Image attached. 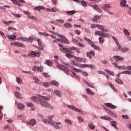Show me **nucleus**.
<instances>
[{
    "instance_id": "nucleus-29",
    "label": "nucleus",
    "mask_w": 131,
    "mask_h": 131,
    "mask_svg": "<svg viewBox=\"0 0 131 131\" xmlns=\"http://www.w3.org/2000/svg\"><path fill=\"white\" fill-rule=\"evenodd\" d=\"M71 76H72V77H75V78H76V79H77L78 80H79L80 78H79V76H78V75H76V73L73 72L72 73Z\"/></svg>"
},
{
    "instance_id": "nucleus-53",
    "label": "nucleus",
    "mask_w": 131,
    "mask_h": 131,
    "mask_svg": "<svg viewBox=\"0 0 131 131\" xmlns=\"http://www.w3.org/2000/svg\"><path fill=\"white\" fill-rule=\"evenodd\" d=\"M52 12H53V13H56V12H58V8L56 7L52 8Z\"/></svg>"
},
{
    "instance_id": "nucleus-47",
    "label": "nucleus",
    "mask_w": 131,
    "mask_h": 131,
    "mask_svg": "<svg viewBox=\"0 0 131 131\" xmlns=\"http://www.w3.org/2000/svg\"><path fill=\"white\" fill-rule=\"evenodd\" d=\"M16 81V82H17V83L21 84V82L22 81V79H21V78L20 77H17Z\"/></svg>"
},
{
    "instance_id": "nucleus-15",
    "label": "nucleus",
    "mask_w": 131,
    "mask_h": 131,
    "mask_svg": "<svg viewBox=\"0 0 131 131\" xmlns=\"http://www.w3.org/2000/svg\"><path fill=\"white\" fill-rule=\"evenodd\" d=\"M114 59H115L116 62H118V61H123V58L120 57L119 56H115L113 57Z\"/></svg>"
},
{
    "instance_id": "nucleus-57",
    "label": "nucleus",
    "mask_w": 131,
    "mask_h": 131,
    "mask_svg": "<svg viewBox=\"0 0 131 131\" xmlns=\"http://www.w3.org/2000/svg\"><path fill=\"white\" fill-rule=\"evenodd\" d=\"M122 117L124 119H128V118H129V117H128L127 115H123L122 116Z\"/></svg>"
},
{
    "instance_id": "nucleus-3",
    "label": "nucleus",
    "mask_w": 131,
    "mask_h": 131,
    "mask_svg": "<svg viewBox=\"0 0 131 131\" xmlns=\"http://www.w3.org/2000/svg\"><path fill=\"white\" fill-rule=\"evenodd\" d=\"M95 34H97V35H99V41L100 43H103L104 42V39H103V37H108L109 36V34L107 33H104V32H101L100 31H97L95 32Z\"/></svg>"
},
{
    "instance_id": "nucleus-51",
    "label": "nucleus",
    "mask_w": 131,
    "mask_h": 131,
    "mask_svg": "<svg viewBox=\"0 0 131 131\" xmlns=\"http://www.w3.org/2000/svg\"><path fill=\"white\" fill-rule=\"evenodd\" d=\"M65 122L67 124H70L71 125V124H72V123H71V121L70 119H66Z\"/></svg>"
},
{
    "instance_id": "nucleus-23",
    "label": "nucleus",
    "mask_w": 131,
    "mask_h": 131,
    "mask_svg": "<svg viewBox=\"0 0 131 131\" xmlns=\"http://www.w3.org/2000/svg\"><path fill=\"white\" fill-rule=\"evenodd\" d=\"M41 84L43 86H45V88H49L51 85V84L49 82H41Z\"/></svg>"
},
{
    "instance_id": "nucleus-21",
    "label": "nucleus",
    "mask_w": 131,
    "mask_h": 131,
    "mask_svg": "<svg viewBox=\"0 0 131 131\" xmlns=\"http://www.w3.org/2000/svg\"><path fill=\"white\" fill-rule=\"evenodd\" d=\"M7 37L8 38H9V39H12V40H16V35L12 34L10 36H7Z\"/></svg>"
},
{
    "instance_id": "nucleus-10",
    "label": "nucleus",
    "mask_w": 131,
    "mask_h": 131,
    "mask_svg": "<svg viewBox=\"0 0 131 131\" xmlns=\"http://www.w3.org/2000/svg\"><path fill=\"white\" fill-rule=\"evenodd\" d=\"M17 109H19V110H23V108H25V105L23 103H19L17 104Z\"/></svg>"
},
{
    "instance_id": "nucleus-43",
    "label": "nucleus",
    "mask_w": 131,
    "mask_h": 131,
    "mask_svg": "<svg viewBox=\"0 0 131 131\" xmlns=\"http://www.w3.org/2000/svg\"><path fill=\"white\" fill-rule=\"evenodd\" d=\"M92 48H93V49H94V50H97V51H101V49H100V48H99L98 46H96V45H93L92 47H91Z\"/></svg>"
},
{
    "instance_id": "nucleus-54",
    "label": "nucleus",
    "mask_w": 131,
    "mask_h": 131,
    "mask_svg": "<svg viewBox=\"0 0 131 131\" xmlns=\"http://www.w3.org/2000/svg\"><path fill=\"white\" fill-rule=\"evenodd\" d=\"M53 118H54V116H50L49 118V120H48V123H49V122H50L51 121H53L52 120V119H53Z\"/></svg>"
},
{
    "instance_id": "nucleus-14",
    "label": "nucleus",
    "mask_w": 131,
    "mask_h": 131,
    "mask_svg": "<svg viewBox=\"0 0 131 131\" xmlns=\"http://www.w3.org/2000/svg\"><path fill=\"white\" fill-rule=\"evenodd\" d=\"M105 106H106L107 107H108L109 108H112V109H115V108H116V106L112 104V103H105Z\"/></svg>"
},
{
    "instance_id": "nucleus-1",
    "label": "nucleus",
    "mask_w": 131,
    "mask_h": 131,
    "mask_svg": "<svg viewBox=\"0 0 131 131\" xmlns=\"http://www.w3.org/2000/svg\"><path fill=\"white\" fill-rule=\"evenodd\" d=\"M38 98L39 101L42 107L45 108L50 107V104L47 102V101H50V98L40 95L38 96Z\"/></svg>"
},
{
    "instance_id": "nucleus-50",
    "label": "nucleus",
    "mask_w": 131,
    "mask_h": 131,
    "mask_svg": "<svg viewBox=\"0 0 131 131\" xmlns=\"http://www.w3.org/2000/svg\"><path fill=\"white\" fill-rule=\"evenodd\" d=\"M66 56L67 58H69V59H71V58H73V57H74V56L71 55V54L69 53L66 54Z\"/></svg>"
},
{
    "instance_id": "nucleus-11",
    "label": "nucleus",
    "mask_w": 131,
    "mask_h": 131,
    "mask_svg": "<svg viewBox=\"0 0 131 131\" xmlns=\"http://www.w3.org/2000/svg\"><path fill=\"white\" fill-rule=\"evenodd\" d=\"M106 113H107V114H108V115H110V116H112V117H114V118H116L117 117V116H116V115H115V114L110 111V110L107 111Z\"/></svg>"
},
{
    "instance_id": "nucleus-24",
    "label": "nucleus",
    "mask_w": 131,
    "mask_h": 131,
    "mask_svg": "<svg viewBox=\"0 0 131 131\" xmlns=\"http://www.w3.org/2000/svg\"><path fill=\"white\" fill-rule=\"evenodd\" d=\"M85 91L89 95H91V96H94V95H95L94 92H93L92 90H90V89H86Z\"/></svg>"
},
{
    "instance_id": "nucleus-28",
    "label": "nucleus",
    "mask_w": 131,
    "mask_h": 131,
    "mask_svg": "<svg viewBox=\"0 0 131 131\" xmlns=\"http://www.w3.org/2000/svg\"><path fill=\"white\" fill-rule=\"evenodd\" d=\"M54 93H55V95L56 96H57L58 97H62V94H61V92H60V91L55 90Z\"/></svg>"
},
{
    "instance_id": "nucleus-6",
    "label": "nucleus",
    "mask_w": 131,
    "mask_h": 131,
    "mask_svg": "<svg viewBox=\"0 0 131 131\" xmlns=\"http://www.w3.org/2000/svg\"><path fill=\"white\" fill-rule=\"evenodd\" d=\"M28 55L30 56V57H32V58H34V57H39V56H40V53L39 52L31 51Z\"/></svg>"
},
{
    "instance_id": "nucleus-25",
    "label": "nucleus",
    "mask_w": 131,
    "mask_h": 131,
    "mask_svg": "<svg viewBox=\"0 0 131 131\" xmlns=\"http://www.w3.org/2000/svg\"><path fill=\"white\" fill-rule=\"evenodd\" d=\"M111 6L110 4H105L102 7L103 10H107V9H110Z\"/></svg>"
},
{
    "instance_id": "nucleus-32",
    "label": "nucleus",
    "mask_w": 131,
    "mask_h": 131,
    "mask_svg": "<svg viewBox=\"0 0 131 131\" xmlns=\"http://www.w3.org/2000/svg\"><path fill=\"white\" fill-rule=\"evenodd\" d=\"M51 84H52L53 85H55L56 86H58V85H59V82L54 80V81H52L50 82Z\"/></svg>"
},
{
    "instance_id": "nucleus-2",
    "label": "nucleus",
    "mask_w": 131,
    "mask_h": 131,
    "mask_svg": "<svg viewBox=\"0 0 131 131\" xmlns=\"http://www.w3.org/2000/svg\"><path fill=\"white\" fill-rule=\"evenodd\" d=\"M55 60L54 62L56 63V66L58 67V68H59L61 70H62V71H64L66 73V74H68L69 73V69H68L67 67H65L64 65H60V64L58 62V61H59V57L57 56H54Z\"/></svg>"
},
{
    "instance_id": "nucleus-38",
    "label": "nucleus",
    "mask_w": 131,
    "mask_h": 131,
    "mask_svg": "<svg viewBox=\"0 0 131 131\" xmlns=\"http://www.w3.org/2000/svg\"><path fill=\"white\" fill-rule=\"evenodd\" d=\"M123 31H124V33L125 35H126V36H129V32H128V31H127V30L126 29H124Z\"/></svg>"
},
{
    "instance_id": "nucleus-27",
    "label": "nucleus",
    "mask_w": 131,
    "mask_h": 131,
    "mask_svg": "<svg viewBox=\"0 0 131 131\" xmlns=\"http://www.w3.org/2000/svg\"><path fill=\"white\" fill-rule=\"evenodd\" d=\"M115 81L117 83H119V84H123V81H122L120 79L116 78Z\"/></svg>"
},
{
    "instance_id": "nucleus-16",
    "label": "nucleus",
    "mask_w": 131,
    "mask_h": 131,
    "mask_svg": "<svg viewBox=\"0 0 131 131\" xmlns=\"http://www.w3.org/2000/svg\"><path fill=\"white\" fill-rule=\"evenodd\" d=\"M110 123L111 125L113 126V127H114V128H115L116 129H118V128L117 127V123H116V121H112L110 122Z\"/></svg>"
},
{
    "instance_id": "nucleus-9",
    "label": "nucleus",
    "mask_w": 131,
    "mask_h": 131,
    "mask_svg": "<svg viewBox=\"0 0 131 131\" xmlns=\"http://www.w3.org/2000/svg\"><path fill=\"white\" fill-rule=\"evenodd\" d=\"M100 119H103L104 120H107L108 121H111L113 120V119L109 116H101L100 117Z\"/></svg>"
},
{
    "instance_id": "nucleus-40",
    "label": "nucleus",
    "mask_w": 131,
    "mask_h": 131,
    "mask_svg": "<svg viewBox=\"0 0 131 131\" xmlns=\"http://www.w3.org/2000/svg\"><path fill=\"white\" fill-rule=\"evenodd\" d=\"M15 46L16 47H18L19 48H21V47H24V45H23L22 43L19 42H17L16 43H15Z\"/></svg>"
},
{
    "instance_id": "nucleus-8",
    "label": "nucleus",
    "mask_w": 131,
    "mask_h": 131,
    "mask_svg": "<svg viewBox=\"0 0 131 131\" xmlns=\"http://www.w3.org/2000/svg\"><path fill=\"white\" fill-rule=\"evenodd\" d=\"M68 106L70 109L73 110V111H76V112H79L80 113H82V112L80 110H78L77 108L75 107L73 105H68Z\"/></svg>"
},
{
    "instance_id": "nucleus-41",
    "label": "nucleus",
    "mask_w": 131,
    "mask_h": 131,
    "mask_svg": "<svg viewBox=\"0 0 131 131\" xmlns=\"http://www.w3.org/2000/svg\"><path fill=\"white\" fill-rule=\"evenodd\" d=\"M11 15H13V16H14V17H16V18H21V17H22V15H21V14H15L13 12L11 13Z\"/></svg>"
},
{
    "instance_id": "nucleus-58",
    "label": "nucleus",
    "mask_w": 131,
    "mask_h": 131,
    "mask_svg": "<svg viewBox=\"0 0 131 131\" xmlns=\"http://www.w3.org/2000/svg\"><path fill=\"white\" fill-rule=\"evenodd\" d=\"M73 70H74V71H75V72H82V71L79 70L76 68H73Z\"/></svg>"
},
{
    "instance_id": "nucleus-22",
    "label": "nucleus",
    "mask_w": 131,
    "mask_h": 131,
    "mask_svg": "<svg viewBox=\"0 0 131 131\" xmlns=\"http://www.w3.org/2000/svg\"><path fill=\"white\" fill-rule=\"evenodd\" d=\"M120 6H121V7H122L123 8L125 7V6H126V1H125V0L121 1Z\"/></svg>"
},
{
    "instance_id": "nucleus-19",
    "label": "nucleus",
    "mask_w": 131,
    "mask_h": 131,
    "mask_svg": "<svg viewBox=\"0 0 131 131\" xmlns=\"http://www.w3.org/2000/svg\"><path fill=\"white\" fill-rule=\"evenodd\" d=\"M26 105L28 107H31V110L33 111L34 110V108H33V104L31 102H26Z\"/></svg>"
},
{
    "instance_id": "nucleus-12",
    "label": "nucleus",
    "mask_w": 131,
    "mask_h": 131,
    "mask_svg": "<svg viewBox=\"0 0 131 131\" xmlns=\"http://www.w3.org/2000/svg\"><path fill=\"white\" fill-rule=\"evenodd\" d=\"M86 55L87 57H89V59H92L91 56H93V57H95V51H92L90 52H87ZM90 55H91V56H90Z\"/></svg>"
},
{
    "instance_id": "nucleus-39",
    "label": "nucleus",
    "mask_w": 131,
    "mask_h": 131,
    "mask_svg": "<svg viewBox=\"0 0 131 131\" xmlns=\"http://www.w3.org/2000/svg\"><path fill=\"white\" fill-rule=\"evenodd\" d=\"M14 94L16 98H18V99H20V98H21V94H20V93L18 92H14Z\"/></svg>"
},
{
    "instance_id": "nucleus-17",
    "label": "nucleus",
    "mask_w": 131,
    "mask_h": 131,
    "mask_svg": "<svg viewBox=\"0 0 131 131\" xmlns=\"http://www.w3.org/2000/svg\"><path fill=\"white\" fill-rule=\"evenodd\" d=\"M63 51L66 52V53H69L70 54H74V52L72 51L71 49L67 48H63Z\"/></svg>"
},
{
    "instance_id": "nucleus-20",
    "label": "nucleus",
    "mask_w": 131,
    "mask_h": 131,
    "mask_svg": "<svg viewBox=\"0 0 131 131\" xmlns=\"http://www.w3.org/2000/svg\"><path fill=\"white\" fill-rule=\"evenodd\" d=\"M45 64H46V65H48V66H52V65H53V62L52 60H46L45 61Z\"/></svg>"
},
{
    "instance_id": "nucleus-35",
    "label": "nucleus",
    "mask_w": 131,
    "mask_h": 131,
    "mask_svg": "<svg viewBox=\"0 0 131 131\" xmlns=\"http://www.w3.org/2000/svg\"><path fill=\"white\" fill-rule=\"evenodd\" d=\"M39 34L40 35H42V36H50V34H49L48 33H42L40 32H38Z\"/></svg>"
},
{
    "instance_id": "nucleus-48",
    "label": "nucleus",
    "mask_w": 131,
    "mask_h": 131,
    "mask_svg": "<svg viewBox=\"0 0 131 131\" xmlns=\"http://www.w3.org/2000/svg\"><path fill=\"white\" fill-rule=\"evenodd\" d=\"M127 51H128V49L126 48H123L121 49V51L122 53H125L126 52H127Z\"/></svg>"
},
{
    "instance_id": "nucleus-45",
    "label": "nucleus",
    "mask_w": 131,
    "mask_h": 131,
    "mask_svg": "<svg viewBox=\"0 0 131 131\" xmlns=\"http://www.w3.org/2000/svg\"><path fill=\"white\" fill-rule=\"evenodd\" d=\"M37 71H38V72H42V71H43V67H40L37 68Z\"/></svg>"
},
{
    "instance_id": "nucleus-33",
    "label": "nucleus",
    "mask_w": 131,
    "mask_h": 131,
    "mask_svg": "<svg viewBox=\"0 0 131 131\" xmlns=\"http://www.w3.org/2000/svg\"><path fill=\"white\" fill-rule=\"evenodd\" d=\"M97 27H98V28L100 29V30H101L102 31L101 32H103L104 33V27H103V26L100 25H97Z\"/></svg>"
},
{
    "instance_id": "nucleus-31",
    "label": "nucleus",
    "mask_w": 131,
    "mask_h": 131,
    "mask_svg": "<svg viewBox=\"0 0 131 131\" xmlns=\"http://www.w3.org/2000/svg\"><path fill=\"white\" fill-rule=\"evenodd\" d=\"M43 8L41 6H37V7H34V10L35 11H38V12H39L40 10H42Z\"/></svg>"
},
{
    "instance_id": "nucleus-59",
    "label": "nucleus",
    "mask_w": 131,
    "mask_h": 131,
    "mask_svg": "<svg viewBox=\"0 0 131 131\" xmlns=\"http://www.w3.org/2000/svg\"><path fill=\"white\" fill-rule=\"evenodd\" d=\"M112 38L114 40V41L116 42V44L118 43V40H117V38H116V37H115V36H113Z\"/></svg>"
},
{
    "instance_id": "nucleus-55",
    "label": "nucleus",
    "mask_w": 131,
    "mask_h": 131,
    "mask_svg": "<svg viewBox=\"0 0 131 131\" xmlns=\"http://www.w3.org/2000/svg\"><path fill=\"white\" fill-rule=\"evenodd\" d=\"M14 4L15 5L18 6V7H21L22 6V4H21L20 3H19V2L17 1L16 0Z\"/></svg>"
},
{
    "instance_id": "nucleus-63",
    "label": "nucleus",
    "mask_w": 131,
    "mask_h": 131,
    "mask_svg": "<svg viewBox=\"0 0 131 131\" xmlns=\"http://www.w3.org/2000/svg\"><path fill=\"white\" fill-rule=\"evenodd\" d=\"M8 30H16V29L13 28V27H9L8 28Z\"/></svg>"
},
{
    "instance_id": "nucleus-34",
    "label": "nucleus",
    "mask_w": 131,
    "mask_h": 131,
    "mask_svg": "<svg viewBox=\"0 0 131 131\" xmlns=\"http://www.w3.org/2000/svg\"><path fill=\"white\" fill-rule=\"evenodd\" d=\"M89 127L90 129H95V128H96V126L93 123H90L89 124Z\"/></svg>"
},
{
    "instance_id": "nucleus-5",
    "label": "nucleus",
    "mask_w": 131,
    "mask_h": 131,
    "mask_svg": "<svg viewBox=\"0 0 131 131\" xmlns=\"http://www.w3.org/2000/svg\"><path fill=\"white\" fill-rule=\"evenodd\" d=\"M49 124H50V125H52L56 129H60V126H59V124H61V123L60 122H55L54 121H50L49 122Z\"/></svg>"
},
{
    "instance_id": "nucleus-30",
    "label": "nucleus",
    "mask_w": 131,
    "mask_h": 131,
    "mask_svg": "<svg viewBox=\"0 0 131 131\" xmlns=\"http://www.w3.org/2000/svg\"><path fill=\"white\" fill-rule=\"evenodd\" d=\"M64 27L66 28H71L72 25L69 23H66L63 25Z\"/></svg>"
},
{
    "instance_id": "nucleus-18",
    "label": "nucleus",
    "mask_w": 131,
    "mask_h": 131,
    "mask_svg": "<svg viewBox=\"0 0 131 131\" xmlns=\"http://www.w3.org/2000/svg\"><path fill=\"white\" fill-rule=\"evenodd\" d=\"M92 8H93V9H94L95 11H97L98 13H102V10L100 9V8H99V7L97 6V5L92 6Z\"/></svg>"
},
{
    "instance_id": "nucleus-46",
    "label": "nucleus",
    "mask_w": 131,
    "mask_h": 131,
    "mask_svg": "<svg viewBox=\"0 0 131 131\" xmlns=\"http://www.w3.org/2000/svg\"><path fill=\"white\" fill-rule=\"evenodd\" d=\"M77 46H79V47H80L81 48H85L84 44H82V43L80 42H77Z\"/></svg>"
},
{
    "instance_id": "nucleus-42",
    "label": "nucleus",
    "mask_w": 131,
    "mask_h": 131,
    "mask_svg": "<svg viewBox=\"0 0 131 131\" xmlns=\"http://www.w3.org/2000/svg\"><path fill=\"white\" fill-rule=\"evenodd\" d=\"M23 40L24 41H27V40H28V38L21 37L17 39V40Z\"/></svg>"
},
{
    "instance_id": "nucleus-62",
    "label": "nucleus",
    "mask_w": 131,
    "mask_h": 131,
    "mask_svg": "<svg viewBox=\"0 0 131 131\" xmlns=\"http://www.w3.org/2000/svg\"><path fill=\"white\" fill-rule=\"evenodd\" d=\"M42 75L43 76H45V77H47V78L50 77V76L49 75H48V74L47 73H43Z\"/></svg>"
},
{
    "instance_id": "nucleus-4",
    "label": "nucleus",
    "mask_w": 131,
    "mask_h": 131,
    "mask_svg": "<svg viewBox=\"0 0 131 131\" xmlns=\"http://www.w3.org/2000/svg\"><path fill=\"white\" fill-rule=\"evenodd\" d=\"M74 58H75V60L76 62H77V63H85L86 62L85 58H83L82 57L74 56Z\"/></svg>"
},
{
    "instance_id": "nucleus-52",
    "label": "nucleus",
    "mask_w": 131,
    "mask_h": 131,
    "mask_svg": "<svg viewBox=\"0 0 131 131\" xmlns=\"http://www.w3.org/2000/svg\"><path fill=\"white\" fill-rule=\"evenodd\" d=\"M81 5L83 6V7H86L87 5H86V3L84 1H82L81 2Z\"/></svg>"
},
{
    "instance_id": "nucleus-36",
    "label": "nucleus",
    "mask_w": 131,
    "mask_h": 131,
    "mask_svg": "<svg viewBox=\"0 0 131 131\" xmlns=\"http://www.w3.org/2000/svg\"><path fill=\"white\" fill-rule=\"evenodd\" d=\"M33 79L34 80V82H35V83H39V82H40V80L34 76L33 77Z\"/></svg>"
},
{
    "instance_id": "nucleus-49",
    "label": "nucleus",
    "mask_w": 131,
    "mask_h": 131,
    "mask_svg": "<svg viewBox=\"0 0 131 131\" xmlns=\"http://www.w3.org/2000/svg\"><path fill=\"white\" fill-rule=\"evenodd\" d=\"M117 68L118 69H119V70H125V68H124V67H123V66H117Z\"/></svg>"
},
{
    "instance_id": "nucleus-37",
    "label": "nucleus",
    "mask_w": 131,
    "mask_h": 131,
    "mask_svg": "<svg viewBox=\"0 0 131 131\" xmlns=\"http://www.w3.org/2000/svg\"><path fill=\"white\" fill-rule=\"evenodd\" d=\"M104 71L105 72H107V73H108V74H110L111 75H112V76H114V72H111V71H109L108 70H107V69H105Z\"/></svg>"
},
{
    "instance_id": "nucleus-61",
    "label": "nucleus",
    "mask_w": 131,
    "mask_h": 131,
    "mask_svg": "<svg viewBox=\"0 0 131 131\" xmlns=\"http://www.w3.org/2000/svg\"><path fill=\"white\" fill-rule=\"evenodd\" d=\"M76 47L72 46L71 48V50L74 53L75 51H76Z\"/></svg>"
},
{
    "instance_id": "nucleus-60",
    "label": "nucleus",
    "mask_w": 131,
    "mask_h": 131,
    "mask_svg": "<svg viewBox=\"0 0 131 131\" xmlns=\"http://www.w3.org/2000/svg\"><path fill=\"white\" fill-rule=\"evenodd\" d=\"M75 33H76V34H77V35H79L81 33V32L78 30H76L75 31Z\"/></svg>"
},
{
    "instance_id": "nucleus-26",
    "label": "nucleus",
    "mask_w": 131,
    "mask_h": 131,
    "mask_svg": "<svg viewBox=\"0 0 131 131\" xmlns=\"http://www.w3.org/2000/svg\"><path fill=\"white\" fill-rule=\"evenodd\" d=\"M76 13V11L75 10H73L71 11H68L66 12V14H67L69 16H72L74 14H75Z\"/></svg>"
},
{
    "instance_id": "nucleus-56",
    "label": "nucleus",
    "mask_w": 131,
    "mask_h": 131,
    "mask_svg": "<svg viewBox=\"0 0 131 131\" xmlns=\"http://www.w3.org/2000/svg\"><path fill=\"white\" fill-rule=\"evenodd\" d=\"M4 24H6V25H10V24H11L12 23V21H4Z\"/></svg>"
},
{
    "instance_id": "nucleus-13",
    "label": "nucleus",
    "mask_w": 131,
    "mask_h": 131,
    "mask_svg": "<svg viewBox=\"0 0 131 131\" xmlns=\"http://www.w3.org/2000/svg\"><path fill=\"white\" fill-rule=\"evenodd\" d=\"M28 124L29 125L34 126V125H35V124H36V120L34 119H31L30 121H29Z\"/></svg>"
},
{
    "instance_id": "nucleus-7",
    "label": "nucleus",
    "mask_w": 131,
    "mask_h": 131,
    "mask_svg": "<svg viewBox=\"0 0 131 131\" xmlns=\"http://www.w3.org/2000/svg\"><path fill=\"white\" fill-rule=\"evenodd\" d=\"M58 37H60V38H62V41L63 43H66L67 45L69 44V40H68V39L66 38V37L59 35H58Z\"/></svg>"
},
{
    "instance_id": "nucleus-44",
    "label": "nucleus",
    "mask_w": 131,
    "mask_h": 131,
    "mask_svg": "<svg viewBox=\"0 0 131 131\" xmlns=\"http://www.w3.org/2000/svg\"><path fill=\"white\" fill-rule=\"evenodd\" d=\"M71 64H72V65H74L75 66H78L79 67V64L76 63L75 60L72 61Z\"/></svg>"
},
{
    "instance_id": "nucleus-64",
    "label": "nucleus",
    "mask_w": 131,
    "mask_h": 131,
    "mask_svg": "<svg viewBox=\"0 0 131 131\" xmlns=\"http://www.w3.org/2000/svg\"><path fill=\"white\" fill-rule=\"evenodd\" d=\"M91 28H96V27H97V25H96L95 24H92L91 25Z\"/></svg>"
}]
</instances>
